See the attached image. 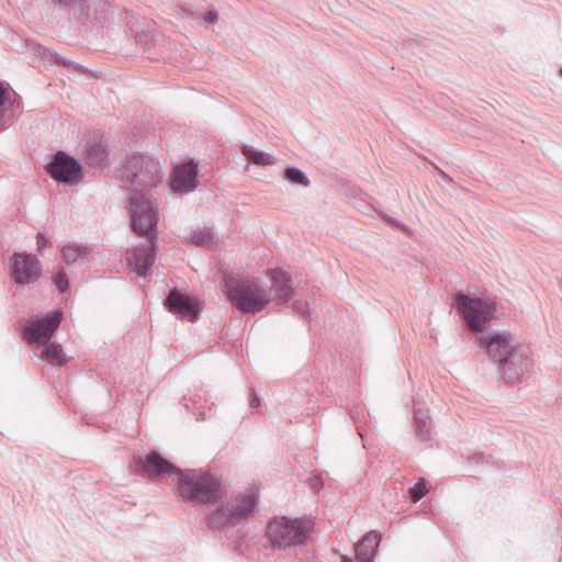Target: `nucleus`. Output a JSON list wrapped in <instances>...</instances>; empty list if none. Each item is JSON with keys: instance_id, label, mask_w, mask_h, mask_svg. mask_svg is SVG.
Listing matches in <instances>:
<instances>
[{"instance_id": "38", "label": "nucleus", "mask_w": 562, "mask_h": 562, "mask_svg": "<svg viewBox=\"0 0 562 562\" xmlns=\"http://www.w3.org/2000/svg\"><path fill=\"white\" fill-rule=\"evenodd\" d=\"M42 49H43V50H45V48H44V47L38 46V53H40V54H41V50H42Z\"/></svg>"}, {"instance_id": "35", "label": "nucleus", "mask_w": 562, "mask_h": 562, "mask_svg": "<svg viewBox=\"0 0 562 562\" xmlns=\"http://www.w3.org/2000/svg\"><path fill=\"white\" fill-rule=\"evenodd\" d=\"M469 463L485 464L488 462L486 456L483 452L472 453L468 457Z\"/></svg>"}, {"instance_id": "6", "label": "nucleus", "mask_w": 562, "mask_h": 562, "mask_svg": "<svg viewBox=\"0 0 562 562\" xmlns=\"http://www.w3.org/2000/svg\"><path fill=\"white\" fill-rule=\"evenodd\" d=\"M312 529L310 520L276 516L268 521L265 536L273 550H284L305 544Z\"/></svg>"}, {"instance_id": "21", "label": "nucleus", "mask_w": 562, "mask_h": 562, "mask_svg": "<svg viewBox=\"0 0 562 562\" xmlns=\"http://www.w3.org/2000/svg\"><path fill=\"white\" fill-rule=\"evenodd\" d=\"M413 428L415 436L422 441L431 440V418L429 412L424 407H415L413 416Z\"/></svg>"}, {"instance_id": "11", "label": "nucleus", "mask_w": 562, "mask_h": 562, "mask_svg": "<svg viewBox=\"0 0 562 562\" xmlns=\"http://www.w3.org/2000/svg\"><path fill=\"white\" fill-rule=\"evenodd\" d=\"M43 273L38 257L27 251H13L9 256V277L16 285L35 283Z\"/></svg>"}, {"instance_id": "24", "label": "nucleus", "mask_w": 562, "mask_h": 562, "mask_svg": "<svg viewBox=\"0 0 562 562\" xmlns=\"http://www.w3.org/2000/svg\"><path fill=\"white\" fill-rule=\"evenodd\" d=\"M63 259L67 265L76 262L80 258H86L91 254V249L83 245H66L61 249Z\"/></svg>"}, {"instance_id": "30", "label": "nucleus", "mask_w": 562, "mask_h": 562, "mask_svg": "<svg viewBox=\"0 0 562 562\" xmlns=\"http://www.w3.org/2000/svg\"><path fill=\"white\" fill-rule=\"evenodd\" d=\"M181 10L184 14H187L188 16L195 19V20L200 19L202 15V11L200 10V8H198L191 3L182 4Z\"/></svg>"}, {"instance_id": "2", "label": "nucleus", "mask_w": 562, "mask_h": 562, "mask_svg": "<svg viewBox=\"0 0 562 562\" xmlns=\"http://www.w3.org/2000/svg\"><path fill=\"white\" fill-rule=\"evenodd\" d=\"M452 306L465 329L476 333L484 331L496 318L497 304L490 295L465 293L460 290L452 297Z\"/></svg>"}, {"instance_id": "29", "label": "nucleus", "mask_w": 562, "mask_h": 562, "mask_svg": "<svg viewBox=\"0 0 562 562\" xmlns=\"http://www.w3.org/2000/svg\"><path fill=\"white\" fill-rule=\"evenodd\" d=\"M428 485L429 483L426 479H418L409 490L411 498L415 502L422 499L429 492Z\"/></svg>"}, {"instance_id": "4", "label": "nucleus", "mask_w": 562, "mask_h": 562, "mask_svg": "<svg viewBox=\"0 0 562 562\" xmlns=\"http://www.w3.org/2000/svg\"><path fill=\"white\" fill-rule=\"evenodd\" d=\"M259 497L254 491L239 493L234 503H222L211 509L205 517L212 531H222L226 527H236L247 522L258 512Z\"/></svg>"}, {"instance_id": "40", "label": "nucleus", "mask_w": 562, "mask_h": 562, "mask_svg": "<svg viewBox=\"0 0 562 562\" xmlns=\"http://www.w3.org/2000/svg\"><path fill=\"white\" fill-rule=\"evenodd\" d=\"M560 76L562 77V68L560 69Z\"/></svg>"}, {"instance_id": "7", "label": "nucleus", "mask_w": 562, "mask_h": 562, "mask_svg": "<svg viewBox=\"0 0 562 562\" xmlns=\"http://www.w3.org/2000/svg\"><path fill=\"white\" fill-rule=\"evenodd\" d=\"M144 191L137 188L130 190L126 205L130 227L138 237L153 238L158 235V206Z\"/></svg>"}, {"instance_id": "28", "label": "nucleus", "mask_w": 562, "mask_h": 562, "mask_svg": "<svg viewBox=\"0 0 562 562\" xmlns=\"http://www.w3.org/2000/svg\"><path fill=\"white\" fill-rule=\"evenodd\" d=\"M52 282L56 286L59 294H64L69 290V279L64 267L54 268Z\"/></svg>"}, {"instance_id": "10", "label": "nucleus", "mask_w": 562, "mask_h": 562, "mask_svg": "<svg viewBox=\"0 0 562 562\" xmlns=\"http://www.w3.org/2000/svg\"><path fill=\"white\" fill-rule=\"evenodd\" d=\"M64 321L61 310H53L44 315L32 316L23 326L22 339L29 345L40 348L43 344L49 342Z\"/></svg>"}, {"instance_id": "27", "label": "nucleus", "mask_w": 562, "mask_h": 562, "mask_svg": "<svg viewBox=\"0 0 562 562\" xmlns=\"http://www.w3.org/2000/svg\"><path fill=\"white\" fill-rule=\"evenodd\" d=\"M190 240L198 247H210L216 243V236L211 228L205 227L204 229L193 231Z\"/></svg>"}, {"instance_id": "26", "label": "nucleus", "mask_w": 562, "mask_h": 562, "mask_svg": "<svg viewBox=\"0 0 562 562\" xmlns=\"http://www.w3.org/2000/svg\"><path fill=\"white\" fill-rule=\"evenodd\" d=\"M282 178L293 186L307 188L311 184V181L306 173L295 166H288L283 170Z\"/></svg>"}, {"instance_id": "34", "label": "nucleus", "mask_w": 562, "mask_h": 562, "mask_svg": "<svg viewBox=\"0 0 562 562\" xmlns=\"http://www.w3.org/2000/svg\"><path fill=\"white\" fill-rule=\"evenodd\" d=\"M50 245V240L41 232L36 234V249L42 251L44 248Z\"/></svg>"}, {"instance_id": "33", "label": "nucleus", "mask_w": 562, "mask_h": 562, "mask_svg": "<svg viewBox=\"0 0 562 562\" xmlns=\"http://www.w3.org/2000/svg\"><path fill=\"white\" fill-rule=\"evenodd\" d=\"M293 311L304 317L308 313V304L305 301L296 300L292 303Z\"/></svg>"}, {"instance_id": "15", "label": "nucleus", "mask_w": 562, "mask_h": 562, "mask_svg": "<svg viewBox=\"0 0 562 562\" xmlns=\"http://www.w3.org/2000/svg\"><path fill=\"white\" fill-rule=\"evenodd\" d=\"M158 237L147 238V243L126 251V260L138 277H147L155 263Z\"/></svg>"}, {"instance_id": "32", "label": "nucleus", "mask_w": 562, "mask_h": 562, "mask_svg": "<svg viewBox=\"0 0 562 562\" xmlns=\"http://www.w3.org/2000/svg\"><path fill=\"white\" fill-rule=\"evenodd\" d=\"M201 18L206 25H213L218 21V12L214 8H211L206 12H202Z\"/></svg>"}, {"instance_id": "3", "label": "nucleus", "mask_w": 562, "mask_h": 562, "mask_svg": "<svg viewBox=\"0 0 562 562\" xmlns=\"http://www.w3.org/2000/svg\"><path fill=\"white\" fill-rule=\"evenodd\" d=\"M177 476L178 494L186 502L216 504L226 496L221 480L210 472L181 469Z\"/></svg>"}, {"instance_id": "5", "label": "nucleus", "mask_w": 562, "mask_h": 562, "mask_svg": "<svg viewBox=\"0 0 562 562\" xmlns=\"http://www.w3.org/2000/svg\"><path fill=\"white\" fill-rule=\"evenodd\" d=\"M115 177L138 190H151L162 179L159 161L139 151L126 154L115 170Z\"/></svg>"}, {"instance_id": "22", "label": "nucleus", "mask_w": 562, "mask_h": 562, "mask_svg": "<svg viewBox=\"0 0 562 562\" xmlns=\"http://www.w3.org/2000/svg\"><path fill=\"white\" fill-rule=\"evenodd\" d=\"M41 358L52 366L63 367L68 362L64 348L59 342L52 341L43 344L40 348Z\"/></svg>"}, {"instance_id": "20", "label": "nucleus", "mask_w": 562, "mask_h": 562, "mask_svg": "<svg viewBox=\"0 0 562 562\" xmlns=\"http://www.w3.org/2000/svg\"><path fill=\"white\" fill-rule=\"evenodd\" d=\"M13 104L10 85L0 80V133L8 130L13 123Z\"/></svg>"}, {"instance_id": "41", "label": "nucleus", "mask_w": 562, "mask_h": 562, "mask_svg": "<svg viewBox=\"0 0 562 562\" xmlns=\"http://www.w3.org/2000/svg\"><path fill=\"white\" fill-rule=\"evenodd\" d=\"M561 290H562V280H561Z\"/></svg>"}, {"instance_id": "13", "label": "nucleus", "mask_w": 562, "mask_h": 562, "mask_svg": "<svg viewBox=\"0 0 562 562\" xmlns=\"http://www.w3.org/2000/svg\"><path fill=\"white\" fill-rule=\"evenodd\" d=\"M162 304L177 318L190 323L196 322L202 312L200 301L177 286L169 290Z\"/></svg>"}, {"instance_id": "19", "label": "nucleus", "mask_w": 562, "mask_h": 562, "mask_svg": "<svg viewBox=\"0 0 562 562\" xmlns=\"http://www.w3.org/2000/svg\"><path fill=\"white\" fill-rule=\"evenodd\" d=\"M382 536L379 531L367 532L355 546V558L357 562H373L376 548Z\"/></svg>"}, {"instance_id": "17", "label": "nucleus", "mask_w": 562, "mask_h": 562, "mask_svg": "<svg viewBox=\"0 0 562 562\" xmlns=\"http://www.w3.org/2000/svg\"><path fill=\"white\" fill-rule=\"evenodd\" d=\"M109 155V143L104 135L99 131L91 133L86 142V164L92 168L105 166Z\"/></svg>"}, {"instance_id": "8", "label": "nucleus", "mask_w": 562, "mask_h": 562, "mask_svg": "<svg viewBox=\"0 0 562 562\" xmlns=\"http://www.w3.org/2000/svg\"><path fill=\"white\" fill-rule=\"evenodd\" d=\"M224 291L231 304L245 314H256L271 302L266 290L250 281L224 279Z\"/></svg>"}, {"instance_id": "12", "label": "nucleus", "mask_w": 562, "mask_h": 562, "mask_svg": "<svg viewBox=\"0 0 562 562\" xmlns=\"http://www.w3.org/2000/svg\"><path fill=\"white\" fill-rule=\"evenodd\" d=\"M130 470L133 474L151 480L170 474L178 475L181 472V468L155 450L149 451L145 457H135L130 465Z\"/></svg>"}, {"instance_id": "23", "label": "nucleus", "mask_w": 562, "mask_h": 562, "mask_svg": "<svg viewBox=\"0 0 562 562\" xmlns=\"http://www.w3.org/2000/svg\"><path fill=\"white\" fill-rule=\"evenodd\" d=\"M240 154L252 165L256 166H271L274 165V157L263 150L257 149L251 145L243 144L240 146Z\"/></svg>"}, {"instance_id": "31", "label": "nucleus", "mask_w": 562, "mask_h": 562, "mask_svg": "<svg viewBox=\"0 0 562 562\" xmlns=\"http://www.w3.org/2000/svg\"><path fill=\"white\" fill-rule=\"evenodd\" d=\"M324 479L321 474H313L308 479V485L314 493H318L324 487Z\"/></svg>"}, {"instance_id": "1", "label": "nucleus", "mask_w": 562, "mask_h": 562, "mask_svg": "<svg viewBox=\"0 0 562 562\" xmlns=\"http://www.w3.org/2000/svg\"><path fill=\"white\" fill-rule=\"evenodd\" d=\"M477 345L487 358L497 366L502 380L507 385L521 383L530 360L522 346L506 331H493L477 337Z\"/></svg>"}, {"instance_id": "16", "label": "nucleus", "mask_w": 562, "mask_h": 562, "mask_svg": "<svg viewBox=\"0 0 562 562\" xmlns=\"http://www.w3.org/2000/svg\"><path fill=\"white\" fill-rule=\"evenodd\" d=\"M52 5L65 12L70 19L79 23L88 21L92 12H97L102 0H50Z\"/></svg>"}, {"instance_id": "18", "label": "nucleus", "mask_w": 562, "mask_h": 562, "mask_svg": "<svg viewBox=\"0 0 562 562\" xmlns=\"http://www.w3.org/2000/svg\"><path fill=\"white\" fill-rule=\"evenodd\" d=\"M269 278L271 280L270 292L273 293V300L281 304L288 303L294 295L290 273L282 268H274L270 270Z\"/></svg>"}, {"instance_id": "14", "label": "nucleus", "mask_w": 562, "mask_h": 562, "mask_svg": "<svg viewBox=\"0 0 562 562\" xmlns=\"http://www.w3.org/2000/svg\"><path fill=\"white\" fill-rule=\"evenodd\" d=\"M199 165L190 158L178 164L171 172L169 186L172 192L189 194L199 187Z\"/></svg>"}, {"instance_id": "37", "label": "nucleus", "mask_w": 562, "mask_h": 562, "mask_svg": "<svg viewBox=\"0 0 562 562\" xmlns=\"http://www.w3.org/2000/svg\"><path fill=\"white\" fill-rule=\"evenodd\" d=\"M250 406L256 408L260 406V400L255 392L250 395Z\"/></svg>"}, {"instance_id": "36", "label": "nucleus", "mask_w": 562, "mask_h": 562, "mask_svg": "<svg viewBox=\"0 0 562 562\" xmlns=\"http://www.w3.org/2000/svg\"><path fill=\"white\" fill-rule=\"evenodd\" d=\"M49 55H50V57H53L54 61H55L57 65H64V66H69V67L71 66L72 68H75L74 63H72V61H70V63L68 64V63L66 61V59H65L61 55H59V54H57V53H50V52H49Z\"/></svg>"}, {"instance_id": "25", "label": "nucleus", "mask_w": 562, "mask_h": 562, "mask_svg": "<svg viewBox=\"0 0 562 562\" xmlns=\"http://www.w3.org/2000/svg\"><path fill=\"white\" fill-rule=\"evenodd\" d=\"M157 40V32L150 25H147V29H142L140 31H135V41L137 45L142 46L144 52L151 53L155 43Z\"/></svg>"}, {"instance_id": "9", "label": "nucleus", "mask_w": 562, "mask_h": 562, "mask_svg": "<svg viewBox=\"0 0 562 562\" xmlns=\"http://www.w3.org/2000/svg\"><path fill=\"white\" fill-rule=\"evenodd\" d=\"M44 169L58 186L74 187L80 183L85 177L81 162L61 149L50 155Z\"/></svg>"}, {"instance_id": "39", "label": "nucleus", "mask_w": 562, "mask_h": 562, "mask_svg": "<svg viewBox=\"0 0 562 562\" xmlns=\"http://www.w3.org/2000/svg\"><path fill=\"white\" fill-rule=\"evenodd\" d=\"M386 222H390V223H395V221H393V220H390V218H386Z\"/></svg>"}]
</instances>
